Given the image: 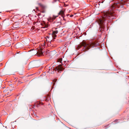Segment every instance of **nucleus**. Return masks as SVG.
I'll return each mask as SVG.
<instances>
[{
  "label": "nucleus",
  "mask_w": 129,
  "mask_h": 129,
  "mask_svg": "<svg viewBox=\"0 0 129 129\" xmlns=\"http://www.w3.org/2000/svg\"><path fill=\"white\" fill-rule=\"evenodd\" d=\"M126 1V0H123L121 2L114 3L111 7L110 9L108 11L104 13L103 17L101 19H99L98 21L100 26L98 31L102 33L105 27V21L107 19H109L111 17H113L114 15V13L113 12V9L116 7L122 8L123 5H124L125 2Z\"/></svg>",
  "instance_id": "obj_1"
},
{
  "label": "nucleus",
  "mask_w": 129,
  "mask_h": 129,
  "mask_svg": "<svg viewBox=\"0 0 129 129\" xmlns=\"http://www.w3.org/2000/svg\"><path fill=\"white\" fill-rule=\"evenodd\" d=\"M82 46H83L86 49L88 50L90 48V47H95L96 44L94 43H91L90 44L86 43L83 42L82 44Z\"/></svg>",
  "instance_id": "obj_2"
},
{
  "label": "nucleus",
  "mask_w": 129,
  "mask_h": 129,
  "mask_svg": "<svg viewBox=\"0 0 129 129\" xmlns=\"http://www.w3.org/2000/svg\"><path fill=\"white\" fill-rule=\"evenodd\" d=\"M39 66V62L38 61L31 62L29 64V66L31 68L38 67Z\"/></svg>",
  "instance_id": "obj_3"
},
{
  "label": "nucleus",
  "mask_w": 129,
  "mask_h": 129,
  "mask_svg": "<svg viewBox=\"0 0 129 129\" xmlns=\"http://www.w3.org/2000/svg\"><path fill=\"white\" fill-rule=\"evenodd\" d=\"M53 69L55 71H56L57 70L58 72H59L60 71H61L63 70V68L60 65L56 67L54 69L53 68Z\"/></svg>",
  "instance_id": "obj_4"
},
{
  "label": "nucleus",
  "mask_w": 129,
  "mask_h": 129,
  "mask_svg": "<svg viewBox=\"0 0 129 129\" xmlns=\"http://www.w3.org/2000/svg\"><path fill=\"white\" fill-rule=\"evenodd\" d=\"M36 54H38V56H40V55H42L43 54L42 49L40 48L39 49H38V52L36 51Z\"/></svg>",
  "instance_id": "obj_5"
},
{
  "label": "nucleus",
  "mask_w": 129,
  "mask_h": 129,
  "mask_svg": "<svg viewBox=\"0 0 129 129\" xmlns=\"http://www.w3.org/2000/svg\"><path fill=\"white\" fill-rule=\"evenodd\" d=\"M38 5L40 6L43 9H44L45 8V6L41 3H38Z\"/></svg>",
  "instance_id": "obj_6"
},
{
  "label": "nucleus",
  "mask_w": 129,
  "mask_h": 129,
  "mask_svg": "<svg viewBox=\"0 0 129 129\" xmlns=\"http://www.w3.org/2000/svg\"><path fill=\"white\" fill-rule=\"evenodd\" d=\"M58 14L59 15H61L63 17V16L64 15V14L63 11L62 10L60 11L59 12V13H58Z\"/></svg>",
  "instance_id": "obj_7"
},
{
  "label": "nucleus",
  "mask_w": 129,
  "mask_h": 129,
  "mask_svg": "<svg viewBox=\"0 0 129 129\" xmlns=\"http://www.w3.org/2000/svg\"><path fill=\"white\" fill-rule=\"evenodd\" d=\"M41 24L42 25V26H44L43 27H42V28H45L46 27H47V26L46 25H45V24H42V23H41Z\"/></svg>",
  "instance_id": "obj_8"
},
{
  "label": "nucleus",
  "mask_w": 129,
  "mask_h": 129,
  "mask_svg": "<svg viewBox=\"0 0 129 129\" xmlns=\"http://www.w3.org/2000/svg\"><path fill=\"white\" fill-rule=\"evenodd\" d=\"M58 33V31L57 30H55V31H53V34H57Z\"/></svg>",
  "instance_id": "obj_9"
},
{
  "label": "nucleus",
  "mask_w": 129,
  "mask_h": 129,
  "mask_svg": "<svg viewBox=\"0 0 129 129\" xmlns=\"http://www.w3.org/2000/svg\"><path fill=\"white\" fill-rule=\"evenodd\" d=\"M52 36L53 37V38H54V39H55V38L56 37V35L55 34H52Z\"/></svg>",
  "instance_id": "obj_10"
},
{
  "label": "nucleus",
  "mask_w": 129,
  "mask_h": 129,
  "mask_svg": "<svg viewBox=\"0 0 129 129\" xmlns=\"http://www.w3.org/2000/svg\"><path fill=\"white\" fill-rule=\"evenodd\" d=\"M62 59H59L58 60V61L60 62H61L62 61Z\"/></svg>",
  "instance_id": "obj_11"
},
{
  "label": "nucleus",
  "mask_w": 129,
  "mask_h": 129,
  "mask_svg": "<svg viewBox=\"0 0 129 129\" xmlns=\"http://www.w3.org/2000/svg\"><path fill=\"white\" fill-rule=\"evenodd\" d=\"M44 9H42V11H41V12L42 13H44L45 12V11L44 10H43Z\"/></svg>",
  "instance_id": "obj_12"
},
{
  "label": "nucleus",
  "mask_w": 129,
  "mask_h": 129,
  "mask_svg": "<svg viewBox=\"0 0 129 129\" xmlns=\"http://www.w3.org/2000/svg\"><path fill=\"white\" fill-rule=\"evenodd\" d=\"M57 16H53V19H55Z\"/></svg>",
  "instance_id": "obj_13"
},
{
  "label": "nucleus",
  "mask_w": 129,
  "mask_h": 129,
  "mask_svg": "<svg viewBox=\"0 0 129 129\" xmlns=\"http://www.w3.org/2000/svg\"><path fill=\"white\" fill-rule=\"evenodd\" d=\"M36 9H37L38 10V7H36Z\"/></svg>",
  "instance_id": "obj_14"
},
{
  "label": "nucleus",
  "mask_w": 129,
  "mask_h": 129,
  "mask_svg": "<svg viewBox=\"0 0 129 129\" xmlns=\"http://www.w3.org/2000/svg\"><path fill=\"white\" fill-rule=\"evenodd\" d=\"M54 73V71H52V72H51V74H53Z\"/></svg>",
  "instance_id": "obj_15"
},
{
  "label": "nucleus",
  "mask_w": 129,
  "mask_h": 129,
  "mask_svg": "<svg viewBox=\"0 0 129 129\" xmlns=\"http://www.w3.org/2000/svg\"><path fill=\"white\" fill-rule=\"evenodd\" d=\"M73 16V15H71L70 16V17H72Z\"/></svg>",
  "instance_id": "obj_16"
},
{
  "label": "nucleus",
  "mask_w": 129,
  "mask_h": 129,
  "mask_svg": "<svg viewBox=\"0 0 129 129\" xmlns=\"http://www.w3.org/2000/svg\"><path fill=\"white\" fill-rule=\"evenodd\" d=\"M47 38H49V37L48 36H47Z\"/></svg>",
  "instance_id": "obj_17"
},
{
  "label": "nucleus",
  "mask_w": 129,
  "mask_h": 129,
  "mask_svg": "<svg viewBox=\"0 0 129 129\" xmlns=\"http://www.w3.org/2000/svg\"><path fill=\"white\" fill-rule=\"evenodd\" d=\"M5 20H4V21H3V23H4L5 22Z\"/></svg>",
  "instance_id": "obj_18"
},
{
  "label": "nucleus",
  "mask_w": 129,
  "mask_h": 129,
  "mask_svg": "<svg viewBox=\"0 0 129 129\" xmlns=\"http://www.w3.org/2000/svg\"><path fill=\"white\" fill-rule=\"evenodd\" d=\"M67 15V16H69V14H68V15Z\"/></svg>",
  "instance_id": "obj_19"
},
{
  "label": "nucleus",
  "mask_w": 129,
  "mask_h": 129,
  "mask_svg": "<svg viewBox=\"0 0 129 129\" xmlns=\"http://www.w3.org/2000/svg\"><path fill=\"white\" fill-rule=\"evenodd\" d=\"M58 23H60L59 22H58Z\"/></svg>",
  "instance_id": "obj_20"
},
{
  "label": "nucleus",
  "mask_w": 129,
  "mask_h": 129,
  "mask_svg": "<svg viewBox=\"0 0 129 129\" xmlns=\"http://www.w3.org/2000/svg\"><path fill=\"white\" fill-rule=\"evenodd\" d=\"M56 1H55V2L56 1H58V0H55Z\"/></svg>",
  "instance_id": "obj_21"
},
{
  "label": "nucleus",
  "mask_w": 129,
  "mask_h": 129,
  "mask_svg": "<svg viewBox=\"0 0 129 129\" xmlns=\"http://www.w3.org/2000/svg\"><path fill=\"white\" fill-rule=\"evenodd\" d=\"M68 6V5H66V6Z\"/></svg>",
  "instance_id": "obj_22"
},
{
  "label": "nucleus",
  "mask_w": 129,
  "mask_h": 129,
  "mask_svg": "<svg viewBox=\"0 0 129 129\" xmlns=\"http://www.w3.org/2000/svg\"><path fill=\"white\" fill-rule=\"evenodd\" d=\"M34 11H35V9H34Z\"/></svg>",
  "instance_id": "obj_23"
},
{
  "label": "nucleus",
  "mask_w": 129,
  "mask_h": 129,
  "mask_svg": "<svg viewBox=\"0 0 129 129\" xmlns=\"http://www.w3.org/2000/svg\"><path fill=\"white\" fill-rule=\"evenodd\" d=\"M6 128H7V126H6Z\"/></svg>",
  "instance_id": "obj_24"
}]
</instances>
